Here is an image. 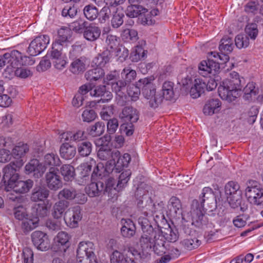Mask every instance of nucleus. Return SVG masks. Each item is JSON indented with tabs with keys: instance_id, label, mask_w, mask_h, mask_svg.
<instances>
[{
	"instance_id": "obj_12",
	"label": "nucleus",
	"mask_w": 263,
	"mask_h": 263,
	"mask_svg": "<svg viewBox=\"0 0 263 263\" xmlns=\"http://www.w3.org/2000/svg\"><path fill=\"white\" fill-rule=\"evenodd\" d=\"M94 245L90 241H82L79 244L77 251L78 258H91V263H96V256L93 252Z\"/></svg>"
},
{
	"instance_id": "obj_63",
	"label": "nucleus",
	"mask_w": 263,
	"mask_h": 263,
	"mask_svg": "<svg viewBox=\"0 0 263 263\" xmlns=\"http://www.w3.org/2000/svg\"><path fill=\"white\" fill-rule=\"evenodd\" d=\"M235 42L236 47L239 49L247 47L249 44L248 37L243 34L237 35L235 37Z\"/></svg>"
},
{
	"instance_id": "obj_35",
	"label": "nucleus",
	"mask_w": 263,
	"mask_h": 263,
	"mask_svg": "<svg viewBox=\"0 0 263 263\" xmlns=\"http://www.w3.org/2000/svg\"><path fill=\"white\" fill-rule=\"evenodd\" d=\"M131 158L129 154L125 153L122 156L120 155L115 159V164L112 166V170L115 168L120 172L123 167H127Z\"/></svg>"
},
{
	"instance_id": "obj_20",
	"label": "nucleus",
	"mask_w": 263,
	"mask_h": 263,
	"mask_svg": "<svg viewBox=\"0 0 263 263\" xmlns=\"http://www.w3.org/2000/svg\"><path fill=\"white\" fill-rule=\"evenodd\" d=\"M154 80L153 78L149 77L141 79L138 81L139 87L142 88V94L147 100L156 93L155 86L152 83Z\"/></svg>"
},
{
	"instance_id": "obj_55",
	"label": "nucleus",
	"mask_w": 263,
	"mask_h": 263,
	"mask_svg": "<svg viewBox=\"0 0 263 263\" xmlns=\"http://www.w3.org/2000/svg\"><path fill=\"white\" fill-rule=\"evenodd\" d=\"M105 129V124L102 122H98L91 126L89 133L93 137L100 136L104 133Z\"/></svg>"
},
{
	"instance_id": "obj_49",
	"label": "nucleus",
	"mask_w": 263,
	"mask_h": 263,
	"mask_svg": "<svg viewBox=\"0 0 263 263\" xmlns=\"http://www.w3.org/2000/svg\"><path fill=\"white\" fill-rule=\"evenodd\" d=\"M163 98L167 100H171L174 95V83L170 81L164 82L162 85Z\"/></svg>"
},
{
	"instance_id": "obj_60",
	"label": "nucleus",
	"mask_w": 263,
	"mask_h": 263,
	"mask_svg": "<svg viewBox=\"0 0 263 263\" xmlns=\"http://www.w3.org/2000/svg\"><path fill=\"white\" fill-rule=\"evenodd\" d=\"M127 92L132 101H136L140 95V89L139 87L133 84L128 87Z\"/></svg>"
},
{
	"instance_id": "obj_11",
	"label": "nucleus",
	"mask_w": 263,
	"mask_h": 263,
	"mask_svg": "<svg viewBox=\"0 0 263 263\" xmlns=\"http://www.w3.org/2000/svg\"><path fill=\"white\" fill-rule=\"evenodd\" d=\"M120 117L123 122L128 124L129 123V127L130 129L126 128V135L127 136H131L133 134V123L136 122L139 119L138 112L135 108L127 106L125 107L120 114Z\"/></svg>"
},
{
	"instance_id": "obj_48",
	"label": "nucleus",
	"mask_w": 263,
	"mask_h": 263,
	"mask_svg": "<svg viewBox=\"0 0 263 263\" xmlns=\"http://www.w3.org/2000/svg\"><path fill=\"white\" fill-rule=\"evenodd\" d=\"M121 37L126 42H135L138 39L137 31L133 29H124L121 33Z\"/></svg>"
},
{
	"instance_id": "obj_50",
	"label": "nucleus",
	"mask_w": 263,
	"mask_h": 263,
	"mask_svg": "<svg viewBox=\"0 0 263 263\" xmlns=\"http://www.w3.org/2000/svg\"><path fill=\"white\" fill-rule=\"evenodd\" d=\"M91 165L88 163L81 164L77 168V170L79 172L80 177L83 179L84 181L87 180L91 173Z\"/></svg>"
},
{
	"instance_id": "obj_15",
	"label": "nucleus",
	"mask_w": 263,
	"mask_h": 263,
	"mask_svg": "<svg viewBox=\"0 0 263 263\" xmlns=\"http://www.w3.org/2000/svg\"><path fill=\"white\" fill-rule=\"evenodd\" d=\"M71 236L66 232H59L54 238V245L52 248L54 251L65 252L69 247V240Z\"/></svg>"
},
{
	"instance_id": "obj_31",
	"label": "nucleus",
	"mask_w": 263,
	"mask_h": 263,
	"mask_svg": "<svg viewBox=\"0 0 263 263\" xmlns=\"http://www.w3.org/2000/svg\"><path fill=\"white\" fill-rule=\"evenodd\" d=\"M220 106L221 103L218 99H211L204 105L203 113L205 115H212L219 110Z\"/></svg>"
},
{
	"instance_id": "obj_53",
	"label": "nucleus",
	"mask_w": 263,
	"mask_h": 263,
	"mask_svg": "<svg viewBox=\"0 0 263 263\" xmlns=\"http://www.w3.org/2000/svg\"><path fill=\"white\" fill-rule=\"evenodd\" d=\"M243 98L245 100H249L253 96H255L258 92L257 89L255 87V84L249 82L243 88Z\"/></svg>"
},
{
	"instance_id": "obj_36",
	"label": "nucleus",
	"mask_w": 263,
	"mask_h": 263,
	"mask_svg": "<svg viewBox=\"0 0 263 263\" xmlns=\"http://www.w3.org/2000/svg\"><path fill=\"white\" fill-rule=\"evenodd\" d=\"M49 194V190L44 187H35L32 193L31 199L34 202L42 201L48 197Z\"/></svg>"
},
{
	"instance_id": "obj_13",
	"label": "nucleus",
	"mask_w": 263,
	"mask_h": 263,
	"mask_svg": "<svg viewBox=\"0 0 263 263\" xmlns=\"http://www.w3.org/2000/svg\"><path fill=\"white\" fill-rule=\"evenodd\" d=\"M47 186L51 190L57 191L62 186V181L59 174V170L51 167L45 175Z\"/></svg>"
},
{
	"instance_id": "obj_39",
	"label": "nucleus",
	"mask_w": 263,
	"mask_h": 263,
	"mask_svg": "<svg viewBox=\"0 0 263 263\" xmlns=\"http://www.w3.org/2000/svg\"><path fill=\"white\" fill-rule=\"evenodd\" d=\"M44 165L48 166H59L61 164V161L59 156L54 153L47 154L44 156Z\"/></svg>"
},
{
	"instance_id": "obj_64",
	"label": "nucleus",
	"mask_w": 263,
	"mask_h": 263,
	"mask_svg": "<svg viewBox=\"0 0 263 263\" xmlns=\"http://www.w3.org/2000/svg\"><path fill=\"white\" fill-rule=\"evenodd\" d=\"M63 45L57 43V42H53L52 45V50L51 51V57L52 60L56 58H59L63 57L62 55V50L63 48Z\"/></svg>"
},
{
	"instance_id": "obj_42",
	"label": "nucleus",
	"mask_w": 263,
	"mask_h": 263,
	"mask_svg": "<svg viewBox=\"0 0 263 263\" xmlns=\"http://www.w3.org/2000/svg\"><path fill=\"white\" fill-rule=\"evenodd\" d=\"M85 69L84 58L81 57L73 59L70 64V70L73 73H79L83 71Z\"/></svg>"
},
{
	"instance_id": "obj_17",
	"label": "nucleus",
	"mask_w": 263,
	"mask_h": 263,
	"mask_svg": "<svg viewBox=\"0 0 263 263\" xmlns=\"http://www.w3.org/2000/svg\"><path fill=\"white\" fill-rule=\"evenodd\" d=\"M81 209L78 205L68 210L66 213L64 220L68 226L70 228H76L78 222L82 219Z\"/></svg>"
},
{
	"instance_id": "obj_18",
	"label": "nucleus",
	"mask_w": 263,
	"mask_h": 263,
	"mask_svg": "<svg viewBox=\"0 0 263 263\" xmlns=\"http://www.w3.org/2000/svg\"><path fill=\"white\" fill-rule=\"evenodd\" d=\"M33 185V181L28 179L26 181L18 180V179L10 181L6 186L7 191L12 189L16 193H25L29 191Z\"/></svg>"
},
{
	"instance_id": "obj_51",
	"label": "nucleus",
	"mask_w": 263,
	"mask_h": 263,
	"mask_svg": "<svg viewBox=\"0 0 263 263\" xmlns=\"http://www.w3.org/2000/svg\"><path fill=\"white\" fill-rule=\"evenodd\" d=\"M121 76L123 81L126 82L127 84V83H130L135 79L137 73L135 70L128 66L122 70Z\"/></svg>"
},
{
	"instance_id": "obj_57",
	"label": "nucleus",
	"mask_w": 263,
	"mask_h": 263,
	"mask_svg": "<svg viewBox=\"0 0 263 263\" xmlns=\"http://www.w3.org/2000/svg\"><path fill=\"white\" fill-rule=\"evenodd\" d=\"M153 251L158 255H162L166 250L165 247V241L162 239H156L153 245Z\"/></svg>"
},
{
	"instance_id": "obj_61",
	"label": "nucleus",
	"mask_w": 263,
	"mask_h": 263,
	"mask_svg": "<svg viewBox=\"0 0 263 263\" xmlns=\"http://www.w3.org/2000/svg\"><path fill=\"white\" fill-rule=\"evenodd\" d=\"M246 34L252 40H255L258 33L257 25L255 23L248 24L245 28Z\"/></svg>"
},
{
	"instance_id": "obj_8",
	"label": "nucleus",
	"mask_w": 263,
	"mask_h": 263,
	"mask_svg": "<svg viewBox=\"0 0 263 263\" xmlns=\"http://www.w3.org/2000/svg\"><path fill=\"white\" fill-rule=\"evenodd\" d=\"M224 193L230 206L233 209L238 208L242 201L239 184L235 181L228 182L224 186Z\"/></svg>"
},
{
	"instance_id": "obj_37",
	"label": "nucleus",
	"mask_w": 263,
	"mask_h": 263,
	"mask_svg": "<svg viewBox=\"0 0 263 263\" xmlns=\"http://www.w3.org/2000/svg\"><path fill=\"white\" fill-rule=\"evenodd\" d=\"M68 205V202L66 200H61L57 202L53 207V217L56 219L61 218Z\"/></svg>"
},
{
	"instance_id": "obj_34",
	"label": "nucleus",
	"mask_w": 263,
	"mask_h": 263,
	"mask_svg": "<svg viewBox=\"0 0 263 263\" xmlns=\"http://www.w3.org/2000/svg\"><path fill=\"white\" fill-rule=\"evenodd\" d=\"M60 152L61 156L63 158L69 160L74 157L76 154V148L68 143H65L61 146Z\"/></svg>"
},
{
	"instance_id": "obj_46",
	"label": "nucleus",
	"mask_w": 263,
	"mask_h": 263,
	"mask_svg": "<svg viewBox=\"0 0 263 263\" xmlns=\"http://www.w3.org/2000/svg\"><path fill=\"white\" fill-rule=\"evenodd\" d=\"M124 17V13L119 10L117 7V10L112 14V17L111 20V25L112 28L117 29L120 27L123 23Z\"/></svg>"
},
{
	"instance_id": "obj_1",
	"label": "nucleus",
	"mask_w": 263,
	"mask_h": 263,
	"mask_svg": "<svg viewBox=\"0 0 263 263\" xmlns=\"http://www.w3.org/2000/svg\"><path fill=\"white\" fill-rule=\"evenodd\" d=\"M206 202L207 207L210 211L217 208L216 197L212 190L209 187L202 189L199 197V201L193 200L190 211L192 224L198 228H202L208 223V219L205 215L204 203Z\"/></svg>"
},
{
	"instance_id": "obj_38",
	"label": "nucleus",
	"mask_w": 263,
	"mask_h": 263,
	"mask_svg": "<svg viewBox=\"0 0 263 263\" xmlns=\"http://www.w3.org/2000/svg\"><path fill=\"white\" fill-rule=\"evenodd\" d=\"M5 72H8L9 74L14 73V74L17 77L22 79L27 78L32 75L31 71L27 69L22 67L9 68L8 66L5 69Z\"/></svg>"
},
{
	"instance_id": "obj_41",
	"label": "nucleus",
	"mask_w": 263,
	"mask_h": 263,
	"mask_svg": "<svg viewBox=\"0 0 263 263\" xmlns=\"http://www.w3.org/2000/svg\"><path fill=\"white\" fill-rule=\"evenodd\" d=\"M104 75V71L102 68H95L87 71L85 77L86 79L90 81H96L101 78Z\"/></svg>"
},
{
	"instance_id": "obj_59",
	"label": "nucleus",
	"mask_w": 263,
	"mask_h": 263,
	"mask_svg": "<svg viewBox=\"0 0 263 263\" xmlns=\"http://www.w3.org/2000/svg\"><path fill=\"white\" fill-rule=\"evenodd\" d=\"M88 24V23L86 21H84L81 20H77L70 24V29L78 33H83V31L85 29V27Z\"/></svg>"
},
{
	"instance_id": "obj_23",
	"label": "nucleus",
	"mask_w": 263,
	"mask_h": 263,
	"mask_svg": "<svg viewBox=\"0 0 263 263\" xmlns=\"http://www.w3.org/2000/svg\"><path fill=\"white\" fill-rule=\"evenodd\" d=\"M206 87V82L200 78L195 79L190 89V95L193 98H197L204 92Z\"/></svg>"
},
{
	"instance_id": "obj_28",
	"label": "nucleus",
	"mask_w": 263,
	"mask_h": 263,
	"mask_svg": "<svg viewBox=\"0 0 263 263\" xmlns=\"http://www.w3.org/2000/svg\"><path fill=\"white\" fill-rule=\"evenodd\" d=\"M29 149V146L26 143L22 142L18 143L12 151V156L17 160H22L28 152Z\"/></svg>"
},
{
	"instance_id": "obj_27",
	"label": "nucleus",
	"mask_w": 263,
	"mask_h": 263,
	"mask_svg": "<svg viewBox=\"0 0 263 263\" xmlns=\"http://www.w3.org/2000/svg\"><path fill=\"white\" fill-rule=\"evenodd\" d=\"M122 226L121 228V233L123 237L130 238L134 236L136 233V227L130 219H122Z\"/></svg>"
},
{
	"instance_id": "obj_5",
	"label": "nucleus",
	"mask_w": 263,
	"mask_h": 263,
	"mask_svg": "<svg viewBox=\"0 0 263 263\" xmlns=\"http://www.w3.org/2000/svg\"><path fill=\"white\" fill-rule=\"evenodd\" d=\"M228 54L227 52L219 53L212 52L211 55L215 60L208 59L202 61L198 65L199 74L204 77H208L210 74L215 75L220 69V64H224L229 60Z\"/></svg>"
},
{
	"instance_id": "obj_7",
	"label": "nucleus",
	"mask_w": 263,
	"mask_h": 263,
	"mask_svg": "<svg viewBox=\"0 0 263 263\" xmlns=\"http://www.w3.org/2000/svg\"><path fill=\"white\" fill-rule=\"evenodd\" d=\"M142 257L141 254L135 248L127 247L125 255L118 250H115L110 256V263H138Z\"/></svg>"
},
{
	"instance_id": "obj_22",
	"label": "nucleus",
	"mask_w": 263,
	"mask_h": 263,
	"mask_svg": "<svg viewBox=\"0 0 263 263\" xmlns=\"http://www.w3.org/2000/svg\"><path fill=\"white\" fill-rule=\"evenodd\" d=\"M101 29L95 24H88L83 31V36L87 41H95L100 36Z\"/></svg>"
},
{
	"instance_id": "obj_4",
	"label": "nucleus",
	"mask_w": 263,
	"mask_h": 263,
	"mask_svg": "<svg viewBox=\"0 0 263 263\" xmlns=\"http://www.w3.org/2000/svg\"><path fill=\"white\" fill-rule=\"evenodd\" d=\"M244 83V78H240L237 72L232 71L230 74V78L219 86L218 92L219 97L230 102L234 101L241 92Z\"/></svg>"
},
{
	"instance_id": "obj_3",
	"label": "nucleus",
	"mask_w": 263,
	"mask_h": 263,
	"mask_svg": "<svg viewBox=\"0 0 263 263\" xmlns=\"http://www.w3.org/2000/svg\"><path fill=\"white\" fill-rule=\"evenodd\" d=\"M107 137H102L98 139L96 142L97 146L99 147L97 153L98 158L103 161H106V166L103 164H98L91 174V179L95 180L96 177H100L107 175L112 171V166L115 164V159L120 155V152L117 149L110 148L108 144L109 140Z\"/></svg>"
},
{
	"instance_id": "obj_9",
	"label": "nucleus",
	"mask_w": 263,
	"mask_h": 263,
	"mask_svg": "<svg viewBox=\"0 0 263 263\" xmlns=\"http://www.w3.org/2000/svg\"><path fill=\"white\" fill-rule=\"evenodd\" d=\"M154 232L151 226H149L146 232L141 235L139 243L142 250L141 258H149L150 252L152 251V247L154 242Z\"/></svg>"
},
{
	"instance_id": "obj_40",
	"label": "nucleus",
	"mask_w": 263,
	"mask_h": 263,
	"mask_svg": "<svg viewBox=\"0 0 263 263\" xmlns=\"http://www.w3.org/2000/svg\"><path fill=\"white\" fill-rule=\"evenodd\" d=\"M20 56L17 58H14L12 63L13 66L15 68L17 66L22 65H32L35 61L32 57L27 56H23L22 53L19 51Z\"/></svg>"
},
{
	"instance_id": "obj_24",
	"label": "nucleus",
	"mask_w": 263,
	"mask_h": 263,
	"mask_svg": "<svg viewBox=\"0 0 263 263\" xmlns=\"http://www.w3.org/2000/svg\"><path fill=\"white\" fill-rule=\"evenodd\" d=\"M167 208L170 215L172 217H176L182 214V204L180 199L175 197H172L167 204Z\"/></svg>"
},
{
	"instance_id": "obj_45",
	"label": "nucleus",
	"mask_w": 263,
	"mask_h": 263,
	"mask_svg": "<svg viewBox=\"0 0 263 263\" xmlns=\"http://www.w3.org/2000/svg\"><path fill=\"white\" fill-rule=\"evenodd\" d=\"M138 206L142 209L145 208L146 210L143 211V213L146 216L151 214L153 213V211L149 209V208L153 206L152 201L149 197H146L143 195L141 199L138 202Z\"/></svg>"
},
{
	"instance_id": "obj_54",
	"label": "nucleus",
	"mask_w": 263,
	"mask_h": 263,
	"mask_svg": "<svg viewBox=\"0 0 263 263\" xmlns=\"http://www.w3.org/2000/svg\"><path fill=\"white\" fill-rule=\"evenodd\" d=\"M91 151L92 144L89 141H84L78 145V152L83 157L88 156Z\"/></svg>"
},
{
	"instance_id": "obj_14",
	"label": "nucleus",
	"mask_w": 263,
	"mask_h": 263,
	"mask_svg": "<svg viewBox=\"0 0 263 263\" xmlns=\"http://www.w3.org/2000/svg\"><path fill=\"white\" fill-rule=\"evenodd\" d=\"M24 161L22 160H16L7 165L3 168V178L5 182L7 181V184L11 181L18 179V174L17 171L23 165Z\"/></svg>"
},
{
	"instance_id": "obj_10",
	"label": "nucleus",
	"mask_w": 263,
	"mask_h": 263,
	"mask_svg": "<svg viewBox=\"0 0 263 263\" xmlns=\"http://www.w3.org/2000/svg\"><path fill=\"white\" fill-rule=\"evenodd\" d=\"M50 42L49 36L47 35H41L36 37L31 42L28 48L29 54L32 56H36L46 48Z\"/></svg>"
},
{
	"instance_id": "obj_30",
	"label": "nucleus",
	"mask_w": 263,
	"mask_h": 263,
	"mask_svg": "<svg viewBox=\"0 0 263 263\" xmlns=\"http://www.w3.org/2000/svg\"><path fill=\"white\" fill-rule=\"evenodd\" d=\"M20 56L19 51L17 50H12L10 52H7L3 55H0V68L3 67L6 64H8L7 67L14 68L13 66V60L14 58H17Z\"/></svg>"
},
{
	"instance_id": "obj_52",
	"label": "nucleus",
	"mask_w": 263,
	"mask_h": 263,
	"mask_svg": "<svg viewBox=\"0 0 263 263\" xmlns=\"http://www.w3.org/2000/svg\"><path fill=\"white\" fill-rule=\"evenodd\" d=\"M37 218H29L27 217L22 220V228L25 232H29L38 226Z\"/></svg>"
},
{
	"instance_id": "obj_43",
	"label": "nucleus",
	"mask_w": 263,
	"mask_h": 263,
	"mask_svg": "<svg viewBox=\"0 0 263 263\" xmlns=\"http://www.w3.org/2000/svg\"><path fill=\"white\" fill-rule=\"evenodd\" d=\"M233 47L232 38L225 36L221 40L219 49L221 52L229 53L232 51Z\"/></svg>"
},
{
	"instance_id": "obj_26",
	"label": "nucleus",
	"mask_w": 263,
	"mask_h": 263,
	"mask_svg": "<svg viewBox=\"0 0 263 263\" xmlns=\"http://www.w3.org/2000/svg\"><path fill=\"white\" fill-rule=\"evenodd\" d=\"M61 139H63L64 141H73L76 142L84 141L86 138L85 132L81 130L76 132H64L61 134Z\"/></svg>"
},
{
	"instance_id": "obj_25",
	"label": "nucleus",
	"mask_w": 263,
	"mask_h": 263,
	"mask_svg": "<svg viewBox=\"0 0 263 263\" xmlns=\"http://www.w3.org/2000/svg\"><path fill=\"white\" fill-rule=\"evenodd\" d=\"M112 57L113 52L107 49L93 59L92 64L96 66V68H102Z\"/></svg>"
},
{
	"instance_id": "obj_2",
	"label": "nucleus",
	"mask_w": 263,
	"mask_h": 263,
	"mask_svg": "<svg viewBox=\"0 0 263 263\" xmlns=\"http://www.w3.org/2000/svg\"><path fill=\"white\" fill-rule=\"evenodd\" d=\"M129 170L123 172L119 177L117 184L115 186L116 180L108 178L105 183L100 180L92 181L85 187L87 194L90 197L99 196L101 193L107 194L111 198H117L118 192L127 184L131 175Z\"/></svg>"
},
{
	"instance_id": "obj_21",
	"label": "nucleus",
	"mask_w": 263,
	"mask_h": 263,
	"mask_svg": "<svg viewBox=\"0 0 263 263\" xmlns=\"http://www.w3.org/2000/svg\"><path fill=\"white\" fill-rule=\"evenodd\" d=\"M90 96L95 97H101L98 102L105 103L110 100L112 98V95L110 91L107 90L105 85H100L91 88Z\"/></svg>"
},
{
	"instance_id": "obj_33",
	"label": "nucleus",
	"mask_w": 263,
	"mask_h": 263,
	"mask_svg": "<svg viewBox=\"0 0 263 263\" xmlns=\"http://www.w3.org/2000/svg\"><path fill=\"white\" fill-rule=\"evenodd\" d=\"M134 3H130V5L127 7L126 14L127 16L132 18L136 17L147 12L146 9Z\"/></svg>"
},
{
	"instance_id": "obj_58",
	"label": "nucleus",
	"mask_w": 263,
	"mask_h": 263,
	"mask_svg": "<svg viewBox=\"0 0 263 263\" xmlns=\"http://www.w3.org/2000/svg\"><path fill=\"white\" fill-rule=\"evenodd\" d=\"M112 90L119 96H122L123 91L125 90L126 82L123 80H118L116 82H110Z\"/></svg>"
},
{
	"instance_id": "obj_44",
	"label": "nucleus",
	"mask_w": 263,
	"mask_h": 263,
	"mask_svg": "<svg viewBox=\"0 0 263 263\" xmlns=\"http://www.w3.org/2000/svg\"><path fill=\"white\" fill-rule=\"evenodd\" d=\"M83 13L85 17L89 21L96 20L99 15L98 9L92 5H88L84 7Z\"/></svg>"
},
{
	"instance_id": "obj_19",
	"label": "nucleus",
	"mask_w": 263,
	"mask_h": 263,
	"mask_svg": "<svg viewBox=\"0 0 263 263\" xmlns=\"http://www.w3.org/2000/svg\"><path fill=\"white\" fill-rule=\"evenodd\" d=\"M46 170V167L36 159H31L25 166L26 173H32L36 178L42 177Z\"/></svg>"
},
{
	"instance_id": "obj_56",
	"label": "nucleus",
	"mask_w": 263,
	"mask_h": 263,
	"mask_svg": "<svg viewBox=\"0 0 263 263\" xmlns=\"http://www.w3.org/2000/svg\"><path fill=\"white\" fill-rule=\"evenodd\" d=\"M182 245L187 250H191L197 248L201 244V241L197 238H187L182 241Z\"/></svg>"
},
{
	"instance_id": "obj_62",
	"label": "nucleus",
	"mask_w": 263,
	"mask_h": 263,
	"mask_svg": "<svg viewBox=\"0 0 263 263\" xmlns=\"http://www.w3.org/2000/svg\"><path fill=\"white\" fill-rule=\"evenodd\" d=\"M76 190L73 188H64L59 193V197L63 198L67 200H72L76 196Z\"/></svg>"
},
{
	"instance_id": "obj_32",
	"label": "nucleus",
	"mask_w": 263,
	"mask_h": 263,
	"mask_svg": "<svg viewBox=\"0 0 263 263\" xmlns=\"http://www.w3.org/2000/svg\"><path fill=\"white\" fill-rule=\"evenodd\" d=\"M58 38L54 42H57V43L63 46H66L67 43L69 42V40L72 35V32L71 29L68 27L61 28L58 30Z\"/></svg>"
},
{
	"instance_id": "obj_6",
	"label": "nucleus",
	"mask_w": 263,
	"mask_h": 263,
	"mask_svg": "<svg viewBox=\"0 0 263 263\" xmlns=\"http://www.w3.org/2000/svg\"><path fill=\"white\" fill-rule=\"evenodd\" d=\"M245 196L251 204L263 208V186L258 182L254 180L247 182Z\"/></svg>"
},
{
	"instance_id": "obj_47",
	"label": "nucleus",
	"mask_w": 263,
	"mask_h": 263,
	"mask_svg": "<svg viewBox=\"0 0 263 263\" xmlns=\"http://www.w3.org/2000/svg\"><path fill=\"white\" fill-rule=\"evenodd\" d=\"M62 175L65 181L72 180L74 176V168L70 164H64L60 168Z\"/></svg>"
},
{
	"instance_id": "obj_16",
	"label": "nucleus",
	"mask_w": 263,
	"mask_h": 263,
	"mask_svg": "<svg viewBox=\"0 0 263 263\" xmlns=\"http://www.w3.org/2000/svg\"><path fill=\"white\" fill-rule=\"evenodd\" d=\"M33 245L38 250L46 251L50 247V240L48 235L42 231H36L31 235Z\"/></svg>"
},
{
	"instance_id": "obj_29",
	"label": "nucleus",
	"mask_w": 263,
	"mask_h": 263,
	"mask_svg": "<svg viewBox=\"0 0 263 263\" xmlns=\"http://www.w3.org/2000/svg\"><path fill=\"white\" fill-rule=\"evenodd\" d=\"M116 10L117 7H114L108 2V0H106L105 6L102 8L100 12V22L105 23Z\"/></svg>"
}]
</instances>
